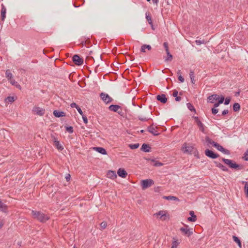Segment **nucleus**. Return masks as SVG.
Listing matches in <instances>:
<instances>
[{"label": "nucleus", "instance_id": "nucleus-61", "mask_svg": "<svg viewBox=\"0 0 248 248\" xmlns=\"http://www.w3.org/2000/svg\"><path fill=\"white\" fill-rule=\"evenodd\" d=\"M71 176L69 174H67L65 176V179L67 181H69L70 180Z\"/></svg>", "mask_w": 248, "mask_h": 248}, {"label": "nucleus", "instance_id": "nucleus-5", "mask_svg": "<svg viewBox=\"0 0 248 248\" xmlns=\"http://www.w3.org/2000/svg\"><path fill=\"white\" fill-rule=\"evenodd\" d=\"M100 97L103 102L106 104H109L113 101V99L109 95L105 93H101Z\"/></svg>", "mask_w": 248, "mask_h": 248}, {"label": "nucleus", "instance_id": "nucleus-42", "mask_svg": "<svg viewBox=\"0 0 248 248\" xmlns=\"http://www.w3.org/2000/svg\"><path fill=\"white\" fill-rule=\"evenodd\" d=\"M152 161L155 162L154 166L155 167H160L163 166V164L159 161H155L154 159H152Z\"/></svg>", "mask_w": 248, "mask_h": 248}, {"label": "nucleus", "instance_id": "nucleus-64", "mask_svg": "<svg viewBox=\"0 0 248 248\" xmlns=\"http://www.w3.org/2000/svg\"><path fill=\"white\" fill-rule=\"evenodd\" d=\"M145 49H146V48L145 47H143V45L141 46V49H140V51L141 52H145Z\"/></svg>", "mask_w": 248, "mask_h": 248}, {"label": "nucleus", "instance_id": "nucleus-58", "mask_svg": "<svg viewBox=\"0 0 248 248\" xmlns=\"http://www.w3.org/2000/svg\"><path fill=\"white\" fill-rule=\"evenodd\" d=\"M193 118L194 119L195 122L197 124H198V122H201L198 117L193 116Z\"/></svg>", "mask_w": 248, "mask_h": 248}, {"label": "nucleus", "instance_id": "nucleus-39", "mask_svg": "<svg viewBox=\"0 0 248 248\" xmlns=\"http://www.w3.org/2000/svg\"><path fill=\"white\" fill-rule=\"evenodd\" d=\"M214 147L217 148L218 151L221 152L222 149L224 148L222 146H221L219 144L216 142L214 144Z\"/></svg>", "mask_w": 248, "mask_h": 248}, {"label": "nucleus", "instance_id": "nucleus-54", "mask_svg": "<svg viewBox=\"0 0 248 248\" xmlns=\"http://www.w3.org/2000/svg\"><path fill=\"white\" fill-rule=\"evenodd\" d=\"M77 109L78 110V113L81 115V116H83V115H84L83 114V111H82L81 109L79 107H78V108H77Z\"/></svg>", "mask_w": 248, "mask_h": 248}, {"label": "nucleus", "instance_id": "nucleus-17", "mask_svg": "<svg viewBox=\"0 0 248 248\" xmlns=\"http://www.w3.org/2000/svg\"><path fill=\"white\" fill-rule=\"evenodd\" d=\"M126 108H125L124 110L123 109V108L120 106V109H118V111L116 113H117L120 116L122 117L123 118H126Z\"/></svg>", "mask_w": 248, "mask_h": 248}, {"label": "nucleus", "instance_id": "nucleus-46", "mask_svg": "<svg viewBox=\"0 0 248 248\" xmlns=\"http://www.w3.org/2000/svg\"><path fill=\"white\" fill-rule=\"evenodd\" d=\"M231 98L230 97H226L225 99H224V105H228L230 101H231Z\"/></svg>", "mask_w": 248, "mask_h": 248}, {"label": "nucleus", "instance_id": "nucleus-2", "mask_svg": "<svg viewBox=\"0 0 248 248\" xmlns=\"http://www.w3.org/2000/svg\"><path fill=\"white\" fill-rule=\"evenodd\" d=\"M222 161L228 167L232 169H235L236 170H240L243 168V167L241 165L236 163L234 161L232 160L229 159H226L224 158H222Z\"/></svg>", "mask_w": 248, "mask_h": 248}, {"label": "nucleus", "instance_id": "nucleus-27", "mask_svg": "<svg viewBox=\"0 0 248 248\" xmlns=\"http://www.w3.org/2000/svg\"><path fill=\"white\" fill-rule=\"evenodd\" d=\"M200 131L202 132L203 133H205V126L202 123V122H198V124H197Z\"/></svg>", "mask_w": 248, "mask_h": 248}, {"label": "nucleus", "instance_id": "nucleus-56", "mask_svg": "<svg viewBox=\"0 0 248 248\" xmlns=\"http://www.w3.org/2000/svg\"><path fill=\"white\" fill-rule=\"evenodd\" d=\"M178 79L181 82H184L185 81L184 78L181 75L178 76Z\"/></svg>", "mask_w": 248, "mask_h": 248}, {"label": "nucleus", "instance_id": "nucleus-43", "mask_svg": "<svg viewBox=\"0 0 248 248\" xmlns=\"http://www.w3.org/2000/svg\"><path fill=\"white\" fill-rule=\"evenodd\" d=\"M224 99H225V98H224V96H223V95H221V96L220 97L219 95H218V99H217L218 100V102L221 104L222 103H223L224 101Z\"/></svg>", "mask_w": 248, "mask_h": 248}, {"label": "nucleus", "instance_id": "nucleus-9", "mask_svg": "<svg viewBox=\"0 0 248 248\" xmlns=\"http://www.w3.org/2000/svg\"><path fill=\"white\" fill-rule=\"evenodd\" d=\"M32 111L34 112L36 114L39 116H43L45 113V109L38 107H34L33 108Z\"/></svg>", "mask_w": 248, "mask_h": 248}, {"label": "nucleus", "instance_id": "nucleus-40", "mask_svg": "<svg viewBox=\"0 0 248 248\" xmlns=\"http://www.w3.org/2000/svg\"><path fill=\"white\" fill-rule=\"evenodd\" d=\"M140 146L139 143H134V144H130L129 145V147L131 149H137Z\"/></svg>", "mask_w": 248, "mask_h": 248}, {"label": "nucleus", "instance_id": "nucleus-3", "mask_svg": "<svg viewBox=\"0 0 248 248\" xmlns=\"http://www.w3.org/2000/svg\"><path fill=\"white\" fill-rule=\"evenodd\" d=\"M141 186L143 190H145L147 188L151 186L154 184V181L151 179L142 180L141 181Z\"/></svg>", "mask_w": 248, "mask_h": 248}, {"label": "nucleus", "instance_id": "nucleus-44", "mask_svg": "<svg viewBox=\"0 0 248 248\" xmlns=\"http://www.w3.org/2000/svg\"><path fill=\"white\" fill-rule=\"evenodd\" d=\"M195 43H196V45H200L202 44H206V42L204 40H196L195 41Z\"/></svg>", "mask_w": 248, "mask_h": 248}, {"label": "nucleus", "instance_id": "nucleus-16", "mask_svg": "<svg viewBox=\"0 0 248 248\" xmlns=\"http://www.w3.org/2000/svg\"><path fill=\"white\" fill-rule=\"evenodd\" d=\"M214 163L216 164V166L220 169L222 171H228L229 169L225 167V166L223 165L220 163L217 162V161H214Z\"/></svg>", "mask_w": 248, "mask_h": 248}, {"label": "nucleus", "instance_id": "nucleus-29", "mask_svg": "<svg viewBox=\"0 0 248 248\" xmlns=\"http://www.w3.org/2000/svg\"><path fill=\"white\" fill-rule=\"evenodd\" d=\"M54 145L57 148L58 150L62 151L63 149L62 146L60 143L59 141H55Z\"/></svg>", "mask_w": 248, "mask_h": 248}, {"label": "nucleus", "instance_id": "nucleus-37", "mask_svg": "<svg viewBox=\"0 0 248 248\" xmlns=\"http://www.w3.org/2000/svg\"><path fill=\"white\" fill-rule=\"evenodd\" d=\"M173 239L174 240L172 242V246L171 248H176L177 247L179 244V242H178V240H174V238H173Z\"/></svg>", "mask_w": 248, "mask_h": 248}, {"label": "nucleus", "instance_id": "nucleus-47", "mask_svg": "<svg viewBox=\"0 0 248 248\" xmlns=\"http://www.w3.org/2000/svg\"><path fill=\"white\" fill-rule=\"evenodd\" d=\"M243 158L245 160L248 161V150H247L244 153Z\"/></svg>", "mask_w": 248, "mask_h": 248}, {"label": "nucleus", "instance_id": "nucleus-6", "mask_svg": "<svg viewBox=\"0 0 248 248\" xmlns=\"http://www.w3.org/2000/svg\"><path fill=\"white\" fill-rule=\"evenodd\" d=\"M72 61L73 62L77 65L80 66L83 64V59L80 58L78 54H75L73 56Z\"/></svg>", "mask_w": 248, "mask_h": 248}, {"label": "nucleus", "instance_id": "nucleus-35", "mask_svg": "<svg viewBox=\"0 0 248 248\" xmlns=\"http://www.w3.org/2000/svg\"><path fill=\"white\" fill-rule=\"evenodd\" d=\"M205 141L209 144L212 145L213 146H214L215 143H216L214 141H213L209 137L206 136L205 137Z\"/></svg>", "mask_w": 248, "mask_h": 248}, {"label": "nucleus", "instance_id": "nucleus-20", "mask_svg": "<svg viewBox=\"0 0 248 248\" xmlns=\"http://www.w3.org/2000/svg\"><path fill=\"white\" fill-rule=\"evenodd\" d=\"M53 115L55 117L59 118L65 116V113L63 111H60L59 110H55L53 111Z\"/></svg>", "mask_w": 248, "mask_h": 248}, {"label": "nucleus", "instance_id": "nucleus-49", "mask_svg": "<svg viewBox=\"0 0 248 248\" xmlns=\"http://www.w3.org/2000/svg\"><path fill=\"white\" fill-rule=\"evenodd\" d=\"M221 152L224 153V154H226V155H230V151L227 150V149H226L225 148H223L222 149Z\"/></svg>", "mask_w": 248, "mask_h": 248}, {"label": "nucleus", "instance_id": "nucleus-31", "mask_svg": "<svg viewBox=\"0 0 248 248\" xmlns=\"http://www.w3.org/2000/svg\"><path fill=\"white\" fill-rule=\"evenodd\" d=\"M240 109V105L238 103H235L233 105V110L234 112L238 111Z\"/></svg>", "mask_w": 248, "mask_h": 248}, {"label": "nucleus", "instance_id": "nucleus-25", "mask_svg": "<svg viewBox=\"0 0 248 248\" xmlns=\"http://www.w3.org/2000/svg\"><path fill=\"white\" fill-rule=\"evenodd\" d=\"M146 20L148 21V23L151 25L152 29H154L153 27V24L152 20V16L150 15V14H147V13H146Z\"/></svg>", "mask_w": 248, "mask_h": 248}, {"label": "nucleus", "instance_id": "nucleus-50", "mask_svg": "<svg viewBox=\"0 0 248 248\" xmlns=\"http://www.w3.org/2000/svg\"><path fill=\"white\" fill-rule=\"evenodd\" d=\"M138 119L140 120L141 121H143V122L147 121L149 119L147 118L146 117H140V116L138 117Z\"/></svg>", "mask_w": 248, "mask_h": 248}, {"label": "nucleus", "instance_id": "nucleus-8", "mask_svg": "<svg viewBox=\"0 0 248 248\" xmlns=\"http://www.w3.org/2000/svg\"><path fill=\"white\" fill-rule=\"evenodd\" d=\"M182 149L184 153L191 154L194 148L191 146H188L186 143H185L182 146Z\"/></svg>", "mask_w": 248, "mask_h": 248}, {"label": "nucleus", "instance_id": "nucleus-53", "mask_svg": "<svg viewBox=\"0 0 248 248\" xmlns=\"http://www.w3.org/2000/svg\"><path fill=\"white\" fill-rule=\"evenodd\" d=\"M83 122L85 124H87L88 123V119L87 117L85 115L82 116Z\"/></svg>", "mask_w": 248, "mask_h": 248}, {"label": "nucleus", "instance_id": "nucleus-41", "mask_svg": "<svg viewBox=\"0 0 248 248\" xmlns=\"http://www.w3.org/2000/svg\"><path fill=\"white\" fill-rule=\"evenodd\" d=\"M65 129L68 133L70 134L73 133L74 132L73 127L71 126H65Z\"/></svg>", "mask_w": 248, "mask_h": 248}, {"label": "nucleus", "instance_id": "nucleus-13", "mask_svg": "<svg viewBox=\"0 0 248 248\" xmlns=\"http://www.w3.org/2000/svg\"><path fill=\"white\" fill-rule=\"evenodd\" d=\"M117 174L119 175V176L123 178H125L127 175V172L124 169L122 168H120L118 169L117 171Z\"/></svg>", "mask_w": 248, "mask_h": 248}, {"label": "nucleus", "instance_id": "nucleus-60", "mask_svg": "<svg viewBox=\"0 0 248 248\" xmlns=\"http://www.w3.org/2000/svg\"><path fill=\"white\" fill-rule=\"evenodd\" d=\"M229 112V111L228 109H225L222 112V115H225L227 114Z\"/></svg>", "mask_w": 248, "mask_h": 248}, {"label": "nucleus", "instance_id": "nucleus-45", "mask_svg": "<svg viewBox=\"0 0 248 248\" xmlns=\"http://www.w3.org/2000/svg\"><path fill=\"white\" fill-rule=\"evenodd\" d=\"M107 226V223L106 221H103L100 223V227L101 229L103 230L106 228Z\"/></svg>", "mask_w": 248, "mask_h": 248}, {"label": "nucleus", "instance_id": "nucleus-4", "mask_svg": "<svg viewBox=\"0 0 248 248\" xmlns=\"http://www.w3.org/2000/svg\"><path fill=\"white\" fill-rule=\"evenodd\" d=\"M185 228H181L180 229V231L182 232L183 235L189 237L193 233V229L189 228L188 226L187 225H185Z\"/></svg>", "mask_w": 248, "mask_h": 248}, {"label": "nucleus", "instance_id": "nucleus-24", "mask_svg": "<svg viewBox=\"0 0 248 248\" xmlns=\"http://www.w3.org/2000/svg\"><path fill=\"white\" fill-rule=\"evenodd\" d=\"M9 81L12 85H14V86H16L17 88L21 90V86L14 79H13L12 78L11 79L9 80Z\"/></svg>", "mask_w": 248, "mask_h": 248}, {"label": "nucleus", "instance_id": "nucleus-18", "mask_svg": "<svg viewBox=\"0 0 248 248\" xmlns=\"http://www.w3.org/2000/svg\"><path fill=\"white\" fill-rule=\"evenodd\" d=\"M151 147L149 146V144H146V143H143L142 146H141V147L140 148V150L144 152H151Z\"/></svg>", "mask_w": 248, "mask_h": 248}, {"label": "nucleus", "instance_id": "nucleus-10", "mask_svg": "<svg viewBox=\"0 0 248 248\" xmlns=\"http://www.w3.org/2000/svg\"><path fill=\"white\" fill-rule=\"evenodd\" d=\"M157 128V127L155 126V128ZM147 131L152 134L154 136H158L159 134L157 131L155 130L154 126H153V125H150L147 127Z\"/></svg>", "mask_w": 248, "mask_h": 248}, {"label": "nucleus", "instance_id": "nucleus-36", "mask_svg": "<svg viewBox=\"0 0 248 248\" xmlns=\"http://www.w3.org/2000/svg\"><path fill=\"white\" fill-rule=\"evenodd\" d=\"M187 108L191 111H194L195 113H196V111L195 108H194L193 105L190 103H188L186 104Z\"/></svg>", "mask_w": 248, "mask_h": 248}, {"label": "nucleus", "instance_id": "nucleus-34", "mask_svg": "<svg viewBox=\"0 0 248 248\" xmlns=\"http://www.w3.org/2000/svg\"><path fill=\"white\" fill-rule=\"evenodd\" d=\"M232 238H233V240L234 242H235L238 245V246L240 247V248H241V241L240 240V239L235 236V235H233L232 236Z\"/></svg>", "mask_w": 248, "mask_h": 248}, {"label": "nucleus", "instance_id": "nucleus-19", "mask_svg": "<svg viewBox=\"0 0 248 248\" xmlns=\"http://www.w3.org/2000/svg\"><path fill=\"white\" fill-rule=\"evenodd\" d=\"M93 149L98 152L99 153L101 154L102 155H107V152L105 148L101 147H93Z\"/></svg>", "mask_w": 248, "mask_h": 248}, {"label": "nucleus", "instance_id": "nucleus-23", "mask_svg": "<svg viewBox=\"0 0 248 248\" xmlns=\"http://www.w3.org/2000/svg\"><path fill=\"white\" fill-rule=\"evenodd\" d=\"M0 211L6 213L7 212V206L4 204L0 199Z\"/></svg>", "mask_w": 248, "mask_h": 248}, {"label": "nucleus", "instance_id": "nucleus-59", "mask_svg": "<svg viewBox=\"0 0 248 248\" xmlns=\"http://www.w3.org/2000/svg\"><path fill=\"white\" fill-rule=\"evenodd\" d=\"M178 91L177 90H174L173 91V93H172V95H173V97H175L177 96H178Z\"/></svg>", "mask_w": 248, "mask_h": 248}, {"label": "nucleus", "instance_id": "nucleus-21", "mask_svg": "<svg viewBox=\"0 0 248 248\" xmlns=\"http://www.w3.org/2000/svg\"><path fill=\"white\" fill-rule=\"evenodd\" d=\"M189 214L191 216V217H188L187 220L190 222H195L197 220V217L194 214V211H190Z\"/></svg>", "mask_w": 248, "mask_h": 248}, {"label": "nucleus", "instance_id": "nucleus-32", "mask_svg": "<svg viewBox=\"0 0 248 248\" xmlns=\"http://www.w3.org/2000/svg\"><path fill=\"white\" fill-rule=\"evenodd\" d=\"M166 53L167 55V57L165 59V61L166 62L171 61L173 58L172 55L170 53V51H166Z\"/></svg>", "mask_w": 248, "mask_h": 248}, {"label": "nucleus", "instance_id": "nucleus-52", "mask_svg": "<svg viewBox=\"0 0 248 248\" xmlns=\"http://www.w3.org/2000/svg\"><path fill=\"white\" fill-rule=\"evenodd\" d=\"M189 77H190V79L194 78L195 76H194V72L193 71L190 70V73H189Z\"/></svg>", "mask_w": 248, "mask_h": 248}, {"label": "nucleus", "instance_id": "nucleus-11", "mask_svg": "<svg viewBox=\"0 0 248 248\" xmlns=\"http://www.w3.org/2000/svg\"><path fill=\"white\" fill-rule=\"evenodd\" d=\"M156 99L163 104H165L168 100V98L166 97V95L162 94L161 95H158L156 96Z\"/></svg>", "mask_w": 248, "mask_h": 248}, {"label": "nucleus", "instance_id": "nucleus-14", "mask_svg": "<svg viewBox=\"0 0 248 248\" xmlns=\"http://www.w3.org/2000/svg\"><path fill=\"white\" fill-rule=\"evenodd\" d=\"M218 99V95L217 94H212L207 97L208 102L211 103H214L215 101H217Z\"/></svg>", "mask_w": 248, "mask_h": 248}, {"label": "nucleus", "instance_id": "nucleus-55", "mask_svg": "<svg viewBox=\"0 0 248 248\" xmlns=\"http://www.w3.org/2000/svg\"><path fill=\"white\" fill-rule=\"evenodd\" d=\"M143 47L146 48L148 50H150L152 49L151 46L149 45H143Z\"/></svg>", "mask_w": 248, "mask_h": 248}, {"label": "nucleus", "instance_id": "nucleus-51", "mask_svg": "<svg viewBox=\"0 0 248 248\" xmlns=\"http://www.w3.org/2000/svg\"><path fill=\"white\" fill-rule=\"evenodd\" d=\"M218 111V109L216 108H212V113L213 114H216Z\"/></svg>", "mask_w": 248, "mask_h": 248}, {"label": "nucleus", "instance_id": "nucleus-28", "mask_svg": "<svg viewBox=\"0 0 248 248\" xmlns=\"http://www.w3.org/2000/svg\"><path fill=\"white\" fill-rule=\"evenodd\" d=\"M156 215L160 216V218L162 220H165V218H163L164 217L166 216V214L165 213V211H159L158 213H156Z\"/></svg>", "mask_w": 248, "mask_h": 248}, {"label": "nucleus", "instance_id": "nucleus-26", "mask_svg": "<svg viewBox=\"0 0 248 248\" xmlns=\"http://www.w3.org/2000/svg\"><path fill=\"white\" fill-rule=\"evenodd\" d=\"M163 198L164 199L167 200H173V201H179V199L177 197L173 196H164L163 197Z\"/></svg>", "mask_w": 248, "mask_h": 248}, {"label": "nucleus", "instance_id": "nucleus-57", "mask_svg": "<svg viewBox=\"0 0 248 248\" xmlns=\"http://www.w3.org/2000/svg\"><path fill=\"white\" fill-rule=\"evenodd\" d=\"M70 106L71 108H78V107H79L76 103H71Z\"/></svg>", "mask_w": 248, "mask_h": 248}, {"label": "nucleus", "instance_id": "nucleus-38", "mask_svg": "<svg viewBox=\"0 0 248 248\" xmlns=\"http://www.w3.org/2000/svg\"><path fill=\"white\" fill-rule=\"evenodd\" d=\"M15 101L14 97L13 96H8L5 99V101L6 103H12Z\"/></svg>", "mask_w": 248, "mask_h": 248}, {"label": "nucleus", "instance_id": "nucleus-62", "mask_svg": "<svg viewBox=\"0 0 248 248\" xmlns=\"http://www.w3.org/2000/svg\"><path fill=\"white\" fill-rule=\"evenodd\" d=\"M51 138L53 141L54 142V144L55 143V141H58L57 138L55 137L54 136L51 135Z\"/></svg>", "mask_w": 248, "mask_h": 248}, {"label": "nucleus", "instance_id": "nucleus-30", "mask_svg": "<svg viewBox=\"0 0 248 248\" xmlns=\"http://www.w3.org/2000/svg\"><path fill=\"white\" fill-rule=\"evenodd\" d=\"M242 184H245L244 186V192L246 195V197L248 198V182L245 181H242Z\"/></svg>", "mask_w": 248, "mask_h": 248}, {"label": "nucleus", "instance_id": "nucleus-63", "mask_svg": "<svg viewBox=\"0 0 248 248\" xmlns=\"http://www.w3.org/2000/svg\"><path fill=\"white\" fill-rule=\"evenodd\" d=\"M181 99L182 98L181 97L177 96L176 97H175V100L176 101L179 102L181 100Z\"/></svg>", "mask_w": 248, "mask_h": 248}, {"label": "nucleus", "instance_id": "nucleus-15", "mask_svg": "<svg viewBox=\"0 0 248 248\" xmlns=\"http://www.w3.org/2000/svg\"><path fill=\"white\" fill-rule=\"evenodd\" d=\"M120 106H119L118 105H111L108 108V109L110 111L114 112H117L118 111V109H120Z\"/></svg>", "mask_w": 248, "mask_h": 248}, {"label": "nucleus", "instance_id": "nucleus-7", "mask_svg": "<svg viewBox=\"0 0 248 248\" xmlns=\"http://www.w3.org/2000/svg\"><path fill=\"white\" fill-rule=\"evenodd\" d=\"M205 155L208 157L212 159H215L219 157V155L215 153L213 151L209 149H206L205 151Z\"/></svg>", "mask_w": 248, "mask_h": 248}, {"label": "nucleus", "instance_id": "nucleus-1", "mask_svg": "<svg viewBox=\"0 0 248 248\" xmlns=\"http://www.w3.org/2000/svg\"><path fill=\"white\" fill-rule=\"evenodd\" d=\"M31 215L32 217L42 223H45L49 219L50 217L47 215L40 211H31Z\"/></svg>", "mask_w": 248, "mask_h": 248}, {"label": "nucleus", "instance_id": "nucleus-12", "mask_svg": "<svg viewBox=\"0 0 248 248\" xmlns=\"http://www.w3.org/2000/svg\"><path fill=\"white\" fill-rule=\"evenodd\" d=\"M1 16H0V19L2 21H4L5 20V18L6 17V9L5 6L3 3L1 4Z\"/></svg>", "mask_w": 248, "mask_h": 248}, {"label": "nucleus", "instance_id": "nucleus-48", "mask_svg": "<svg viewBox=\"0 0 248 248\" xmlns=\"http://www.w3.org/2000/svg\"><path fill=\"white\" fill-rule=\"evenodd\" d=\"M163 46H164V48H165V49L166 50V52L169 50L168 44L167 42H164L163 43Z\"/></svg>", "mask_w": 248, "mask_h": 248}, {"label": "nucleus", "instance_id": "nucleus-22", "mask_svg": "<svg viewBox=\"0 0 248 248\" xmlns=\"http://www.w3.org/2000/svg\"><path fill=\"white\" fill-rule=\"evenodd\" d=\"M107 175L108 178L112 179H114L117 177V175L115 171L108 170Z\"/></svg>", "mask_w": 248, "mask_h": 248}, {"label": "nucleus", "instance_id": "nucleus-33", "mask_svg": "<svg viewBox=\"0 0 248 248\" xmlns=\"http://www.w3.org/2000/svg\"><path fill=\"white\" fill-rule=\"evenodd\" d=\"M5 75L8 81L13 78V75L9 69L6 71Z\"/></svg>", "mask_w": 248, "mask_h": 248}]
</instances>
